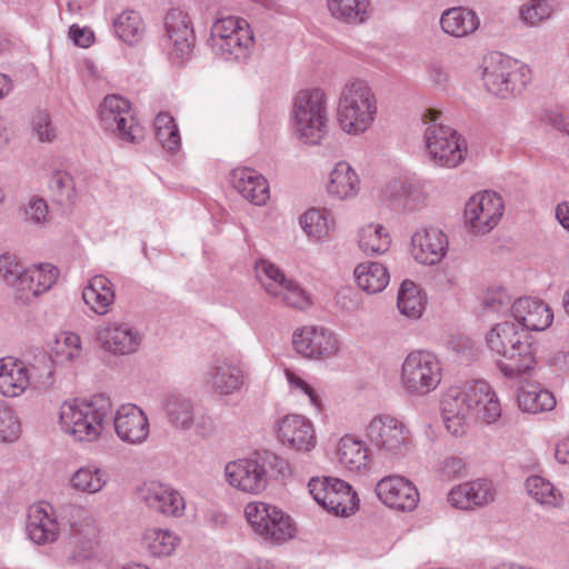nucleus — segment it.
Instances as JSON below:
<instances>
[{"mask_svg":"<svg viewBox=\"0 0 569 569\" xmlns=\"http://www.w3.org/2000/svg\"><path fill=\"white\" fill-rule=\"evenodd\" d=\"M440 408L445 426L455 437L465 435L471 420L492 423L501 416L495 391L482 380L450 387L441 398Z\"/></svg>","mask_w":569,"mask_h":569,"instance_id":"obj_1","label":"nucleus"},{"mask_svg":"<svg viewBox=\"0 0 569 569\" xmlns=\"http://www.w3.org/2000/svg\"><path fill=\"white\" fill-rule=\"evenodd\" d=\"M486 341L490 351L502 358L497 361V366L505 377L518 379L535 370L537 360L533 338L516 322L497 323L487 335Z\"/></svg>","mask_w":569,"mask_h":569,"instance_id":"obj_2","label":"nucleus"},{"mask_svg":"<svg viewBox=\"0 0 569 569\" xmlns=\"http://www.w3.org/2000/svg\"><path fill=\"white\" fill-rule=\"evenodd\" d=\"M377 98L362 79H350L340 89L337 119L340 128L348 134L367 131L377 117Z\"/></svg>","mask_w":569,"mask_h":569,"instance_id":"obj_3","label":"nucleus"},{"mask_svg":"<svg viewBox=\"0 0 569 569\" xmlns=\"http://www.w3.org/2000/svg\"><path fill=\"white\" fill-rule=\"evenodd\" d=\"M276 469L283 473V461L279 457L269 451H257L249 458L227 463L224 475L231 487L258 495L267 488Z\"/></svg>","mask_w":569,"mask_h":569,"instance_id":"obj_4","label":"nucleus"},{"mask_svg":"<svg viewBox=\"0 0 569 569\" xmlns=\"http://www.w3.org/2000/svg\"><path fill=\"white\" fill-rule=\"evenodd\" d=\"M439 118L440 112L435 109L423 113L426 151L435 164L455 168L465 158L466 142L455 129L439 122Z\"/></svg>","mask_w":569,"mask_h":569,"instance_id":"obj_5","label":"nucleus"},{"mask_svg":"<svg viewBox=\"0 0 569 569\" xmlns=\"http://www.w3.org/2000/svg\"><path fill=\"white\" fill-rule=\"evenodd\" d=\"M293 132L305 143L318 144L326 133L328 113L321 89L300 90L293 99Z\"/></svg>","mask_w":569,"mask_h":569,"instance_id":"obj_6","label":"nucleus"},{"mask_svg":"<svg viewBox=\"0 0 569 569\" xmlns=\"http://www.w3.org/2000/svg\"><path fill=\"white\" fill-rule=\"evenodd\" d=\"M530 79L529 68L509 57L495 53L485 60L483 84L497 97L507 99L521 93Z\"/></svg>","mask_w":569,"mask_h":569,"instance_id":"obj_7","label":"nucleus"},{"mask_svg":"<svg viewBox=\"0 0 569 569\" xmlns=\"http://www.w3.org/2000/svg\"><path fill=\"white\" fill-rule=\"evenodd\" d=\"M209 43L217 57L224 60H243L249 56L253 36L246 20L230 16L214 21Z\"/></svg>","mask_w":569,"mask_h":569,"instance_id":"obj_8","label":"nucleus"},{"mask_svg":"<svg viewBox=\"0 0 569 569\" xmlns=\"http://www.w3.org/2000/svg\"><path fill=\"white\" fill-rule=\"evenodd\" d=\"M441 379L442 367L433 353L418 350L405 358L400 382L409 395L426 396L439 386Z\"/></svg>","mask_w":569,"mask_h":569,"instance_id":"obj_9","label":"nucleus"},{"mask_svg":"<svg viewBox=\"0 0 569 569\" xmlns=\"http://www.w3.org/2000/svg\"><path fill=\"white\" fill-rule=\"evenodd\" d=\"M97 405V397L90 402H79L77 399L63 402L59 416L61 429L79 441L97 439L103 430L106 417L104 410Z\"/></svg>","mask_w":569,"mask_h":569,"instance_id":"obj_10","label":"nucleus"},{"mask_svg":"<svg viewBox=\"0 0 569 569\" xmlns=\"http://www.w3.org/2000/svg\"><path fill=\"white\" fill-rule=\"evenodd\" d=\"M244 516L254 533L266 541L283 543L295 535L292 519L276 506L262 501L249 502Z\"/></svg>","mask_w":569,"mask_h":569,"instance_id":"obj_11","label":"nucleus"},{"mask_svg":"<svg viewBox=\"0 0 569 569\" xmlns=\"http://www.w3.org/2000/svg\"><path fill=\"white\" fill-rule=\"evenodd\" d=\"M366 438L383 456L399 458L408 453L411 437L406 426L390 416H376L366 427Z\"/></svg>","mask_w":569,"mask_h":569,"instance_id":"obj_12","label":"nucleus"},{"mask_svg":"<svg viewBox=\"0 0 569 569\" xmlns=\"http://www.w3.org/2000/svg\"><path fill=\"white\" fill-rule=\"evenodd\" d=\"M196 33L189 13L180 8L170 9L164 17L163 46L171 63L183 64L193 52Z\"/></svg>","mask_w":569,"mask_h":569,"instance_id":"obj_13","label":"nucleus"},{"mask_svg":"<svg viewBox=\"0 0 569 569\" xmlns=\"http://www.w3.org/2000/svg\"><path fill=\"white\" fill-rule=\"evenodd\" d=\"M309 492L325 510L336 516H348L358 508L359 499L351 486L338 478H312Z\"/></svg>","mask_w":569,"mask_h":569,"instance_id":"obj_14","label":"nucleus"},{"mask_svg":"<svg viewBox=\"0 0 569 569\" xmlns=\"http://www.w3.org/2000/svg\"><path fill=\"white\" fill-rule=\"evenodd\" d=\"M503 209L502 198L498 193L492 191L478 192L466 202V226L473 233H488L498 224Z\"/></svg>","mask_w":569,"mask_h":569,"instance_id":"obj_15","label":"nucleus"},{"mask_svg":"<svg viewBox=\"0 0 569 569\" xmlns=\"http://www.w3.org/2000/svg\"><path fill=\"white\" fill-rule=\"evenodd\" d=\"M248 378L244 365L236 359H216L206 372L204 381L218 396H232L242 390Z\"/></svg>","mask_w":569,"mask_h":569,"instance_id":"obj_16","label":"nucleus"},{"mask_svg":"<svg viewBox=\"0 0 569 569\" xmlns=\"http://www.w3.org/2000/svg\"><path fill=\"white\" fill-rule=\"evenodd\" d=\"M136 497L150 510L166 516L179 517L184 510V500L180 492L157 480L140 483L136 488Z\"/></svg>","mask_w":569,"mask_h":569,"instance_id":"obj_17","label":"nucleus"},{"mask_svg":"<svg viewBox=\"0 0 569 569\" xmlns=\"http://www.w3.org/2000/svg\"><path fill=\"white\" fill-rule=\"evenodd\" d=\"M116 124L111 130L112 139L120 146L138 144L143 138V127L137 121L128 99L119 94H109V121Z\"/></svg>","mask_w":569,"mask_h":569,"instance_id":"obj_18","label":"nucleus"},{"mask_svg":"<svg viewBox=\"0 0 569 569\" xmlns=\"http://www.w3.org/2000/svg\"><path fill=\"white\" fill-rule=\"evenodd\" d=\"M295 350L310 359H325L338 352L339 343L336 336L323 327H303L292 336Z\"/></svg>","mask_w":569,"mask_h":569,"instance_id":"obj_19","label":"nucleus"},{"mask_svg":"<svg viewBox=\"0 0 569 569\" xmlns=\"http://www.w3.org/2000/svg\"><path fill=\"white\" fill-rule=\"evenodd\" d=\"M376 493L386 506L401 511H411L419 502L418 489L401 476H387L379 480Z\"/></svg>","mask_w":569,"mask_h":569,"instance_id":"obj_20","label":"nucleus"},{"mask_svg":"<svg viewBox=\"0 0 569 569\" xmlns=\"http://www.w3.org/2000/svg\"><path fill=\"white\" fill-rule=\"evenodd\" d=\"M279 441L296 451L308 452L316 446L313 425L300 415H287L277 423Z\"/></svg>","mask_w":569,"mask_h":569,"instance_id":"obj_21","label":"nucleus"},{"mask_svg":"<svg viewBox=\"0 0 569 569\" xmlns=\"http://www.w3.org/2000/svg\"><path fill=\"white\" fill-rule=\"evenodd\" d=\"M448 250V237L438 228L417 230L411 237V253L422 264L440 262Z\"/></svg>","mask_w":569,"mask_h":569,"instance_id":"obj_22","label":"nucleus"},{"mask_svg":"<svg viewBox=\"0 0 569 569\" xmlns=\"http://www.w3.org/2000/svg\"><path fill=\"white\" fill-rule=\"evenodd\" d=\"M117 436L124 442L142 443L149 435V421L146 413L136 405L120 406L113 419Z\"/></svg>","mask_w":569,"mask_h":569,"instance_id":"obj_23","label":"nucleus"},{"mask_svg":"<svg viewBox=\"0 0 569 569\" xmlns=\"http://www.w3.org/2000/svg\"><path fill=\"white\" fill-rule=\"evenodd\" d=\"M496 498V489L489 479H477L452 488L448 501L455 508L471 510L491 503Z\"/></svg>","mask_w":569,"mask_h":569,"instance_id":"obj_24","label":"nucleus"},{"mask_svg":"<svg viewBox=\"0 0 569 569\" xmlns=\"http://www.w3.org/2000/svg\"><path fill=\"white\" fill-rule=\"evenodd\" d=\"M512 317L520 329L529 331H541L552 322V312L541 300L533 298H519L511 306Z\"/></svg>","mask_w":569,"mask_h":569,"instance_id":"obj_25","label":"nucleus"},{"mask_svg":"<svg viewBox=\"0 0 569 569\" xmlns=\"http://www.w3.org/2000/svg\"><path fill=\"white\" fill-rule=\"evenodd\" d=\"M26 530L30 540L37 545L56 541L59 525L50 505H32L28 510Z\"/></svg>","mask_w":569,"mask_h":569,"instance_id":"obj_26","label":"nucleus"},{"mask_svg":"<svg viewBox=\"0 0 569 569\" xmlns=\"http://www.w3.org/2000/svg\"><path fill=\"white\" fill-rule=\"evenodd\" d=\"M233 188L248 201L262 206L269 199V184L267 179L251 168H238L231 173Z\"/></svg>","mask_w":569,"mask_h":569,"instance_id":"obj_27","label":"nucleus"},{"mask_svg":"<svg viewBox=\"0 0 569 569\" xmlns=\"http://www.w3.org/2000/svg\"><path fill=\"white\" fill-rule=\"evenodd\" d=\"M30 383L27 366L13 357L0 359V393L4 397H18Z\"/></svg>","mask_w":569,"mask_h":569,"instance_id":"obj_28","label":"nucleus"},{"mask_svg":"<svg viewBox=\"0 0 569 569\" xmlns=\"http://www.w3.org/2000/svg\"><path fill=\"white\" fill-rule=\"evenodd\" d=\"M478 16L466 8H451L445 11L440 19L442 30L455 37H465L479 27Z\"/></svg>","mask_w":569,"mask_h":569,"instance_id":"obj_29","label":"nucleus"},{"mask_svg":"<svg viewBox=\"0 0 569 569\" xmlns=\"http://www.w3.org/2000/svg\"><path fill=\"white\" fill-rule=\"evenodd\" d=\"M553 393L538 383L521 387L518 392V405L522 411L538 413L550 411L556 407Z\"/></svg>","mask_w":569,"mask_h":569,"instance_id":"obj_30","label":"nucleus"},{"mask_svg":"<svg viewBox=\"0 0 569 569\" xmlns=\"http://www.w3.org/2000/svg\"><path fill=\"white\" fill-rule=\"evenodd\" d=\"M359 190V178L347 162L336 164L330 173L328 192L338 199L355 197Z\"/></svg>","mask_w":569,"mask_h":569,"instance_id":"obj_31","label":"nucleus"},{"mask_svg":"<svg viewBox=\"0 0 569 569\" xmlns=\"http://www.w3.org/2000/svg\"><path fill=\"white\" fill-rule=\"evenodd\" d=\"M356 282L363 291L372 295L381 292L389 283L387 268L378 262H365L355 269Z\"/></svg>","mask_w":569,"mask_h":569,"instance_id":"obj_32","label":"nucleus"},{"mask_svg":"<svg viewBox=\"0 0 569 569\" xmlns=\"http://www.w3.org/2000/svg\"><path fill=\"white\" fill-rule=\"evenodd\" d=\"M166 415L169 423L178 430H190L194 420V405L191 399L181 395H171L167 398Z\"/></svg>","mask_w":569,"mask_h":569,"instance_id":"obj_33","label":"nucleus"},{"mask_svg":"<svg viewBox=\"0 0 569 569\" xmlns=\"http://www.w3.org/2000/svg\"><path fill=\"white\" fill-rule=\"evenodd\" d=\"M299 223L305 233L315 240H321L335 230L333 217L327 209L307 210L300 216Z\"/></svg>","mask_w":569,"mask_h":569,"instance_id":"obj_34","label":"nucleus"},{"mask_svg":"<svg viewBox=\"0 0 569 569\" xmlns=\"http://www.w3.org/2000/svg\"><path fill=\"white\" fill-rule=\"evenodd\" d=\"M142 335L128 323L109 328V351L114 355H131L139 350Z\"/></svg>","mask_w":569,"mask_h":569,"instance_id":"obj_35","label":"nucleus"},{"mask_svg":"<svg viewBox=\"0 0 569 569\" xmlns=\"http://www.w3.org/2000/svg\"><path fill=\"white\" fill-rule=\"evenodd\" d=\"M331 16L345 23L357 24L368 19V0H328Z\"/></svg>","mask_w":569,"mask_h":569,"instance_id":"obj_36","label":"nucleus"},{"mask_svg":"<svg viewBox=\"0 0 569 569\" xmlns=\"http://www.w3.org/2000/svg\"><path fill=\"white\" fill-rule=\"evenodd\" d=\"M338 457L340 463L350 471H360L367 467L368 449L362 441L345 436L339 442Z\"/></svg>","mask_w":569,"mask_h":569,"instance_id":"obj_37","label":"nucleus"},{"mask_svg":"<svg viewBox=\"0 0 569 569\" xmlns=\"http://www.w3.org/2000/svg\"><path fill=\"white\" fill-rule=\"evenodd\" d=\"M114 34L124 43H138L144 33V23L136 11H124L113 20Z\"/></svg>","mask_w":569,"mask_h":569,"instance_id":"obj_38","label":"nucleus"},{"mask_svg":"<svg viewBox=\"0 0 569 569\" xmlns=\"http://www.w3.org/2000/svg\"><path fill=\"white\" fill-rule=\"evenodd\" d=\"M358 243L365 253L380 254L389 249L391 239L381 224H367L359 231Z\"/></svg>","mask_w":569,"mask_h":569,"instance_id":"obj_39","label":"nucleus"},{"mask_svg":"<svg viewBox=\"0 0 569 569\" xmlns=\"http://www.w3.org/2000/svg\"><path fill=\"white\" fill-rule=\"evenodd\" d=\"M177 543L178 538L173 532L158 528L147 529L142 537L143 547L154 557L170 556Z\"/></svg>","mask_w":569,"mask_h":569,"instance_id":"obj_40","label":"nucleus"},{"mask_svg":"<svg viewBox=\"0 0 569 569\" xmlns=\"http://www.w3.org/2000/svg\"><path fill=\"white\" fill-rule=\"evenodd\" d=\"M525 486L528 495L542 506L558 507L561 503V492L541 476H530Z\"/></svg>","mask_w":569,"mask_h":569,"instance_id":"obj_41","label":"nucleus"},{"mask_svg":"<svg viewBox=\"0 0 569 569\" xmlns=\"http://www.w3.org/2000/svg\"><path fill=\"white\" fill-rule=\"evenodd\" d=\"M54 357L63 365L76 363L82 358V342L78 333L62 331L56 337Z\"/></svg>","mask_w":569,"mask_h":569,"instance_id":"obj_42","label":"nucleus"},{"mask_svg":"<svg viewBox=\"0 0 569 569\" xmlns=\"http://www.w3.org/2000/svg\"><path fill=\"white\" fill-rule=\"evenodd\" d=\"M257 279L264 290L272 297H279L283 291V283L289 279L284 273L271 261L260 259L254 264Z\"/></svg>","mask_w":569,"mask_h":569,"instance_id":"obj_43","label":"nucleus"},{"mask_svg":"<svg viewBox=\"0 0 569 569\" xmlns=\"http://www.w3.org/2000/svg\"><path fill=\"white\" fill-rule=\"evenodd\" d=\"M397 306L399 311L409 318L417 319L422 315L425 303L415 282L410 280L402 281L398 291Z\"/></svg>","mask_w":569,"mask_h":569,"instance_id":"obj_44","label":"nucleus"},{"mask_svg":"<svg viewBox=\"0 0 569 569\" xmlns=\"http://www.w3.org/2000/svg\"><path fill=\"white\" fill-rule=\"evenodd\" d=\"M156 137L168 152L174 153L180 149L181 139L174 119L168 113H159L154 119Z\"/></svg>","mask_w":569,"mask_h":569,"instance_id":"obj_45","label":"nucleus"},{"mask_svg":"<svg viewBox=\"0 0 569 569\" xmlns=\"http://www.w3.org/2000/svg\"><path fill=\"white\" fill-rule=\"evenodd\" d=\"M107 277L99 274L89 280L82 290V299L86 306L96 315H107Z\"/></svg>","mask_w":569,"mask_h":569,"instance_id":"obj_46","label":"nucleus"},{"mask_svg":"<svg viewBox=\"0 0 569 569\" xmlns=\"http://www.w3.org/2000/svg\"><path fill=\"white\" fill-rule=\"evenodd\" d=\"M556 10L553 0H531L520 7L519 17L528 26H538L549 19Z\"/></svg>","mask_w":569,"mask_h":569,"instance_id":"obj_47","label":"nucleus"},{"mask_svg":"<svg viewBox=\"0 0 569 569\" xmlns=\"http://www.w3.org/2000/svg\"><path fill=\"white\" fill-rule=\"evenodd\" d=\"M50 189L61 206H72L76 201V188L71 174L63 170L54 171L50 179Z\"/></svg>","mask_w":569,"mask_h":569,"instance_id":"obj_48","label":"nucleus"},{"mask_svg":"<svg viewBox=\"0 0 569 569\" xmlns=\"http://www.w3.org/2000/svg\"><path fill=\"white\" fill-rule=\"evenodd\" d=\"M7 284L14 289V300L21 305H30L39 295L36 292L30 268H23Z\"/></svg>","mask_w":569,"mask_h":569,"instance_id":"obj_49","label":"nucleus"},{"mask_svg":"<svg viewBox=\"0 0 569 569\" xmlns=\"http://www.w3.org/2000/svg\"><path fill=\"white\" fill-rule=\"evenodd\" d=\"M106 481L102 479V471L100 469L80 468L71 478V486L73 489L94 493L104 486Z\"/></svg>","mask_w":569,"mask_h":569,"instance_id":"obj_50","label":"nucleus"},{"mask_svg":"<svg viewBox=\"0 0 569 569\" xmlns=\"http://www.w3.org/2000/svg\"><path fill=\"white\" fill-rule=\"evenodd\" d=\"M21 433L20 421L14 410L3 400H0V441L13 442Z\"/></svg>","mask_w":569,"mask_h":569,"instance_id":"obj_51","label":"nucleus"},{"mask_svg":"<svg viewBox=\"0 0 569 569\" xmlns=\"http://www.w3.org/2000/svg\"><path fill=\"white\" fill-rule=\"evenodd\" d=\"M30 272L36 286L34 290L39 296L51 289L59 276L58 269L50 263L34 266L30 268Z\"/></svg>","mask_w":569,"mask_h":569,"instance_id":"obj_52","label":"nucleus"},{"mask_svg":"<svg viewBox=\"0 0 569 569\" xmlns=\"http://www.w3.org/2000/svg\"><path fill=\"white\" fill-rule=\"evenodd\" d=\"M511 299L502 289L489 290L482 297L481 311L487 313H502L509 310Z\"/></svg>","mask_w":569,"mask_h":569,"instance_id":"obj_53","label":"nucleus"},{"mask_svg":"<svg viewBox=\"0 0 569 569\" xmlns=\"http://www.w3.org/2000/svg\"><path fill=\"white\" fill-rule=\"evenodd\" d=\"M281 299L287 306L302 309L309 305L308 297L306 292L293 281L288 280L283 283V291L278 297Z\"/></svg>","mask_w":569,"mask_h":569,"instance_id":"obj_54","label":"nucleus"},{"mask_svg":"<svg viewBox=\"0 0 569 569\" xmlns=\"http://www.w3.org/2000/svg\"><path fill=\"white\" fill-rule=\"evenodd\" d=\"M32 128L41 142H51L56 131L51 124L50 116L46 111H39L32 119Z\"/></svg>","mask_w":569,"mask_h":569,"instance_id":"obj_55","label":"nucleus"},{"mask_svg":"<svg viewBox=\"0 0 569 569\" xmlns=\"http://www.w3.org/2000/svg\"><path fill=\"white\" fill-rule=\"evenodd\" d=\"M284 376L287 378L288 383L292 389L298 390L299 392L308 396L310 402L316 408H320L321 400L315 389L307 383L302 378L296 375L291 369H284Z\"/></svg>","mask_w":569,"mask_h":569,"instance_id":"obj_56","label":"nucleus"},{"mask_svg":"<svg viewBox=\"0 0 569 569\" xmlns=\"http://www.w3.org/2000/svg\"><path fill=\"white\" fill-rule=\"evenodd\" d=\"M26 218L33 223L42 222L48 214V204L44 199L33 196L24 207Z\"/></svg>","mask_w":569,"mask_h":569,"instance_id":"obj_57","label":"nucleus"},{"mask_svg":"<svg viewBox=\"0 0 569 569\" xmlns=\"http://www.w3.org/2000/svg\"><path fill=\"white\" fill-rule=\"evenodd\" d=\"M23 268L14 254L3 253L0 256V277L6 283L19 274Z\"/></svg>","mask_w":569,"mask_h":569,"instance_id":"obj_58","label":"nucleus"},{"mask_svg":"<svg viewBox=\"0 0 569 569\" xmlns=\"http://www.w3.org/2000/svg\"><path fill=\"white\" fill-rule=\"evenodd\" d=\"M406 192L400 206L408 210L417 209L425 200L423 192L417 183L407 181Z\"/></svg>","mask_w":569,"mask_h":569,"instance_id":"obj_59","label":"nucleus"},{"mask_svg":"<svg viewBox=\"0 0 569 569\" xmlns=\"http://www.w3.org/2000/svg\"><path fill=\"white\" fill-rule=\"evenodd\" d=\"M68 33L73 43L81 48H88L94 41L93 31L87 27L81 28L78 24H71Z\"/></svg>","mask_w":569,"mask_h":569,"instance_id":"obj_60","label":"nucleus"},{"mask_svg":"<svg viewBox=\"0 0 569 569\" xmlns=\"http://www.w3.org/2000/svg\"><path fill=\"white\" fill-rule=\"evenodd\" d=\"M192 428L194 433L201 438H210L216 433V422L208 415H194Z\"/></svg>","mask_w":569,"mask_h":569,"instance_id":"obj_61","label":"nucleus"},{"mask_svg":"<svg viewBox=\"0 0 569 569\" xmlns=\"http://www.w3.org/2000/svg\"><path fill=\"white\" fill-rule=\"evenodd\" d=\"M465 470V462L458 457L446 458L440 466V473L447 479H453L462 476Z\"/></svg>","mask_w":569,"mask_h":569,"instance_id":"obj_62","label":"nucleus"},{"mask_svg":"<svg viewBox=\"0 0 569 569\" xmlns=\"http://www.w3.org/2000/svg\"><path fill=\"white\" fill-rule=\"evenodd\" d=\"M407 179H392L389 181L383 190L385 197L400 206L407 189Z\"/></svg>","mask_w":569,"mask_h":569,"instance_id":"obj_63","label":"nucleus"},{"mask_svg":"<svg viewBox=\"0 0 569 569\" xmlns=\"http://www.w3.org/2000/svg\"><path fill=\"white\" fill-rule=\"evenodd\" d=\"M547 120L559 131L569 134V121L561 113L550 112Z\"/></svg>","mask_w":569,"mask_h":569,"instance_id":"obj_64","label":"nucleus"}]
</instances>
